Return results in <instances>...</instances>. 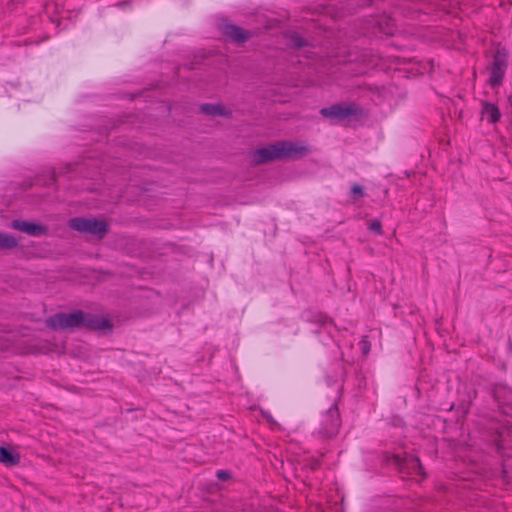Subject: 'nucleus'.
I'll return each instance as SVG.
<instances>
[{
    "mask_svg": "<svg viewBox=\"0 0 512 512\" xmlns=\"http://www.w3.org/2000/svg\"><path fill=\"white\" fill-rule=\"evenodd\" d=\"M511 350H512V345L510 346Z\"/></svg>",
    "mask_w": 512,
    "mask_h": 512,
    "instance_id": "aec40b11",
    "label": "nucleus"
},
{
    "mask_svg": "<svg viewBox=\"0 0 512 512\" xmlns=\"http://www.w3.org/2000/svg\"><path fill=\"white\" fill-rule=\"evenodd\" d=\"M507 67L506 58L500 53L496 54L490 69L489 83L496 87L501 85Z\"/></svg>",
    "mask_w": 512,
    "mask_h": 512,
    "instance_id": "423d86ee",
    "label": "nucleus"
},
{
    "mask_svg": "<svg viewBox=\"0 0 512 512\" xmlns=\"http://www.w3.org/2000/svg\"><path fill=\"white\" fill-rule=\"evenodd\" d=\"M397 464L401 473L407 475H424L419 459L412 455L406 456L403 460L397 457Z\"/></svg>",
    "mask_w": 512,
    "mask_h": 512,
    "instance_id": "6e6552de",
    "label": "nucleus"
},
{
    "mask_svg": "<svg viewBox=\"0 0 512 512\" xmlns=\"http://www.w3.org/2000/svg\"><path fill=\"white\" fill-rule=\"evenodd\" d=\"M295 45H296V46H298V47H302V46H304V40H303V39H301V38H297V39L295 40Z\"/></svg>",
    "mask_w": 512,
    "mask_h": 512,
    "instance_id": "6ab92c4d",
    "label": "nucleus"
},
{
    "mask_svg": "<svg viewBox=\"0 0 512 512\" xmlns=\"http://www.w3.org/2000/svg\"><path fill=\"white\" fill-rule=\"evenodd\" d=\"M481 115L482 118H487L490 123H496L501 118V112L498 107L489 102L482 103Z\"/></svg>",
    "mask_w": 512,
    "mask_h": 512,
    "instance_id": "9b49d317",
    "label": "nucleus"
},
{
    "mask_svg": "<svg viewBox=\"0 0 512 512\" xmlns=\"http://www.w3.org/2000/svg\"><path fill=\"white\" fill-rule=\"evenodd\" d=\"M357 107L354 104H337L320 110L322 116L331 120L342 121L357 114Z\"/></svg>",
    "mask_w": 512,
    "mask_h": 512,
    "instance_id": "20e7f679",
    "label": "nucleus"
},
{
    "mask_svg": "<svg viewBox=\"0 0 512 512\" xmlns=\"http://www.w3.org/2000/svg\"><path fill=\"white\" fill-rule=\"evenodd\" d=\"M20 456L18 453H14L13 451L0 447V463L6 466H15L19 464Z\"/></svg>",
    "mask_w": 512,
    "mask_h": 512,
    "instance_id": "f8f14e48",
    "label": "nucleus"
},
{
    "mask_svg": "<svg viewBox=\"0 0 512 512\" xmlns=\"http://www.w3.org/2000/svg\"><path fill=\"white\" fill-rule=\"evenodd\" d=\"M360 345H361V349L363 351L364 354H368L370 349H371V345L369 343V341L367 340L366 337H364L361 341H360Z\"/></svg>",
    "mask_w": 512,
    "mask_h": 512,
    "instance_id": "dca6fc26",
    "label": "nucleus"
},
{
    "mask_svg": "<svg viewBox=\"0 0 512 512\" xmlns=\"http://www.w3.org/2000/svg\"><path fill=\"white\" fill-rule=\"evenodd\" d=\"M369 229L377 234H382V224L379 220H372L369 223Z\"/></svg>",
    "mask_w": 512,
    "mask_h": 512,
    "instance_id": "2eb2a0df",
    "label": "nucleus"
},
{
    "mask_svg": "<svg viewBox=\"0 0 512 512\" xmlns=\"http://www.w3.org/2000/svg\"><path fill=\"white\" fill-rule=\"evenodd\" d=\"M340 428L338 408L333 405L320 417L315 433L321 439H329L337 435Z\"/></svg>",
    "mask_w": 512,
    "mask_h": 512,
    "instance_id": "f03ea898",
    "label": "nucleus"
},
{
    "mask_svg": "<svg viewBox=\"0 0 512 512\" xmlns=\"http://www.w3.org/2000/svg\"><path fill=\"white\" fill-rule=\"evenodd\" d=\"M250 157L252 163L257 165L281 159L279 142L253 151Z\"/></svg>",
    "mask_w": 512,
    "mask_h": 512,
    "instance_id": "39448f33",
    "label": "nucleus"
},
{
    "mask_svg": "<svg viewBox=\"0 0 512 512\" xmlns=\"http://www.w3.org/2000/svg\"><path fill=\"white\" fill-rule=\"evenodd\" d=\"M47 325L54 330L74 329L76 327L88 326L99 327L91 322H86L84 314L81 311L72 313H60L47 319ZM108 326V321L104 320L101 328Z\"/></svg>",
    "mask_w": 512,
    "mask_h": 512,
    "instance_id": "f257e3e1",
    "label": "nucleus"
},
{
    "mask_svg": "<svg viewBox=\"0 0 512 512\" xmlns=\"http://www.w3.org/2000/svg\"><path fill=\"white\" fill-rule=\"evenodd\" d=\"M223 34L234 42H243L249 38L248 32L232 24L224 25Z\"/></svg>",
    "mask_w": 512,
    "mask_h": 512,
    "instance_id": "9d476101",
    "label": "nucleus"
},
{
    "mask_svg": "<svg viewBox=\"0 0 512 512\" xmlns=\"http://www.w3.org/2000/svg\"><path fill=\"white\" fill-rule=\"evenodd\" d=\"M69 226L76 231L102 238L107 233V223L95 218L76 217L69 221Z\"/></svg>",
    "mask_w": 512,
    "mask_h": 512,
    "instance_id": "7ed1b4c3",
    "label": "nucleus"
},
{
    "mask_svg": "<svg viewBox=\"0 0 512 512\" xmlns=\"http://www.w3.org/2000/svg\"><path fill=\"white\" fill-rule=\"evenodd\" d=\"M11 227L13 229L19 230L23 233H26L31 236H39L45 232L44 227L37 225L32 222L23 221V220H14L11 223Z\"/></svg>",
    "mask_w": 512,
    "mask_h": 512,
    "instance_id": "1a4fd4ad",
    "label": "nucleus"
},
{
    "mask_svg": "<svg viewBox=\"0 0 512 512\" xmlns=\"http://www.w3.org/2000/svg\"><path fill=\"white\" fill-rule=\"evenodd\" d=\"M281 159L283 158H299L307 154L308 147L303 143L292 141L279 142Z\"/></svg>",
    "mask_w": 512,
    "mask_h": 512,
    "instance_id": "0eeeda50",
    "label": "nucleus"
},
{
    "mask_svg": "<svg viewBox=\"0 0 512 512\" xmlns=\"http://www.w3.org/2000/svg\"><path fill=\"white\" fill-rule=\"evenodd\" d=\"M16 246H17V241L13 236L0 233V248L11 249Z\"/></svg>",
    "mask_w": 512,
    "mask_h": 512,
    "instance_id": "4468645a",
    "label": "nucleus"
},
{
    "mask_svg": "<svg viewBox=\"0 0 512 512\" xmlns=\"http://www.w3.org/2000/svg\"><path fill=\"white\" fill-rule=\"evenodd\" d=\"M201 110L208 115H228V112L222 105L218 104H205L201 107Z\"/></svg>",
    "mask_w": 512,
    "mask_h": 512,
    "instance_id": "ddd939ff",
    "label": "nucleus"
},
{
    "mask_svg": "<svg viewBox=\"0 0 512 512\" xmlns=\"http://www.w3.org/2000/svg\"><path fill=\"white\" fill-rule=\"evenodd\" d=\"M217 477L219 479L225 480L229 477V474L226 471L221 470L217 472Z\"/></svg>",
    "mask_w": 512,
    "mask_h": 512,
    "instance_id": "a211bd4d",
    "label": "nucleus"
},
{
    "mask_svg": "<svg viewBox=\"0 0 512 512\" xmlns=\"http://www.w3.org/2000/svg\"><path fill=\"white\" fill-rule=\"evenodd\" d=\"M351 191L355 195L363 196V188L358 184L353 185Z\"/></svg>",
    "mask_w": 512,
    "mask_h": 512,
    "instance_id": "f3484780",
    "label": "nucleus"
}]
</instances>
